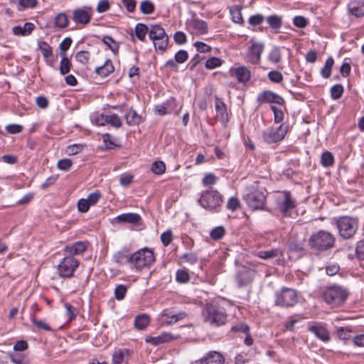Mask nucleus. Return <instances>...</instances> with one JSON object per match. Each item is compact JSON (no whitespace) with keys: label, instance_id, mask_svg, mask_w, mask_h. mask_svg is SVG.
<instances>
[{"label":"nucleus","instance_id":"41","mask_svg":"<svg viewBox=\"0 0 364 364\" xmlns=\"http://www.w3.org/2000/svg\"><path fill=\"white\" fill-rule=\"evenodd\" d=\"M68 18L64 13L58 14L55 18V24L60 28H65L68 26Z\"/></svg>","mask_w":364,"mask_h":364},{"label":"nucleus","instance_id":"63","mask_svg":"<svg viewBox=\"0 0 364 364\" xmlns=\"http://www.w3.org/2000/svg\"><path fill=\"white\" fill-rule=\"evenodd\" d=\"M174 42L178 45H183L186 43L187 38L186 34L182 31H177L173 35Z\"/></svg>","mask_w":364,"mask_h":364},{"label":"nucleus","instance_id":"19","mask_svg":"<svg viewBox=\"0 0 364 364\" xmlns=\"http://www.w3.org/2000/svg\"><path fill=\"white\" fill-rule=\"evenodd\" d=\"M179 337V336H173L170 333L165 332L156 337L148 336L145 338V341L156 346L165 343H168L172 340L178 339Z\"/></svg>","mask_w":364,"mask_h":364},{"label":"nucleus","instance_id":"27","mask_svg":"<svg viewBox=\"0 0 364 364\" xmlns=\"http://www.w3.org/2000/svg\"><path fill=\"white\" fill-rule=\"evenodd\" d=\"M224 358L215 351L209 353L205 357L200 360V364H223Z\"/></svg>","mask_w":364,"mask_h":364},{"label":"nucleus","instance_id":"59","mask_svg":"<svg viewBox=\"0 0 364 364\" xmlns=\"http://www.w3.org/2000/svg\"><path fill=\"white\" fill-rule=\"evenodd\" d=\"M271 109L274 113V122L275 123L281 122L284 119V112L281 109L272 105Z\"/></svg>","mask_w":364,"mask_h":364},{"label":"nucleus","instance_id":"52","mask_svg":"<svg viewBox=\"0 0 364 364\" xmlns=\"http://www.w3.org/2000/svg\"><path fill=\"white\" fill-rule=\"evenodd\" d=\"M107 124H109L115 128H119L122 126V121L116 114L107 115Z\"/></svg>","mask_w":364,"mask_h":364},{"label":"nucleus","instance_id":"48","mask_svg":"<svg viewBox=\"0 0 364 364\" xmlns=\"http://www.w3.org/2000/svg\"><path fill=\"white\" fill-rule=\"evenodd\" d=\"M90 58V52L86 51V50L79 51L75 55L76 60L83 65H86L88 63Z\"/></svg>","mask_w":364,"mask_h":364},{"label":"nucleus","instance_id":"21","mask_svg":"<svg viewBox=\"0 0 364 364\" xmlns=\"http://www.w3.org/2000/svg\"><path fill=\"white\" fill-rule=\"evenodd\" d=\"M114 220L118 223L139 225L141 223V217L135 213H127L117 215Z\"/></svg>","mask_w":364,"mask_h":364},{"label":"nucleus","instance_id":"11","mask_svg":"<svg viewBox=\"0 0 364 364\" xmlns=\"http://www.w3.org/2000/svg\"><path fill=\"white\" fill-rule=\"evenodd\" d=\"M289 127L282 124L277 128L270 127L262 132L263 140L267 144L277 143L284 139Z\"/></svg>","mask_w":364,"mask_h":364},{"label":"nucleus","instance_id":"39","mask_svg":"<svg viewBox=\"0 0 364 364\" xmlns=\"http://www.w3.org/2000/svg\"><path fill=\"white\" fill-rule=\"evenodd\" d=\"M139 9L144 14H151L155 10V6L151 1L145 0L141 3Z\"/></svg>","mask_w":364,"mask_h":364},{"label":"nucleus","instance_id":"4","mask_svg":"<svg viewBox=\"0 0 364 364\" xmlns=\"http://www.w3.org/2000/svg\"><path fill=\"white\" fill-rule=\"evenodd\" d=\"M246 191L244 200L247 206L252 210H264L266 196L264 192L254 185L248 186Z\"/></svg>","mask_w":364,"mask_h":364},{"label":"nucleus","instance_id":"2","mask_svg":"<svg viewBox=\"0 0 364 364\" xmlns=\"http://www.w3.org/2000/svg\"><path fill=\"white\" fill-rule=\"evenodd\" d=\"M335 244V237L329 232L319 230L311 235L309 239V245L313 250L326 251L331 249Z\"/></svg>","mask_w":364,"mask_h":364},{"label":"nucleus","instance_id":"47","mask_svg":"<svg viewBox=\"0 0 364 364\" xmlns=\"http://www.w3.org/2000/svg\"><path fill=\"white\" fill-rule=\"evenodd\" d=\"M343 93V87L341 84L334 85L331 88V96L333 100H338Z\"/></svg>","mask_w":364,"mask_h":364},{"label":"nucleus","instance_id":"37","mask_svg":"<svg viewBox=\"0 0 364 364\" xmlns=\"http://www.w3.org/2000/svg\"><path fill=\"white\" fill-rule=\"evenodd\" d=\"M267 22L273 30H279L282 26V17L277 15H272L267 18Z\"/></svg>","mask_w":364,"mask_h":364},{"label":"nucleus","instance_id":"1","mask_svg":"<svg viewBox=\"0 0 364 364\" xmlns=\"http://www.w3.org/2000/svg\"><path fill=\"white\" fill-rule=\"evenodd\" d=\"M202 315L205 322L216 326L224 324L228 316L225 309L218 302L206 304Z\"/></svg>","mask_w":364,"mask_h":364},{"label":"nucleus","instance_id":"3","mask_svg":"<svg viewBox=\"0 0 364 364\" xmlns=\"http://www.w3.org/2000/svg\"><path fill=\"white\" fill-rule=\"evenodd\" d=\"M149 38L152 41L156 50H159L161 53L166 51L169 38L165 29L161 25L150 24Z\"/></svg>","mask_w":364,"mask_h":364},{"label":"nucleus","instance_id":"8","mask_svg":"<svg viewBox=\"0 0 364 364\" xmlns=\"http://www.w3.org/2000/svg\"><path fill=\"white\" fill-rule=\"evenodd\" d=\"M336 226L340 236L343 239H349L355 234L358 223L355 218L342 216L336 220Z\"/></svg>","mask_w":364,"mask_h":364},{"label":"nucleus","instance_id":"54","mask_svg":"<svg viewBox=\"0 0 364 364\" xmlns=\"http://www.w3.org/2000/svg\"><path fill=\"white\" fill-rule=\"evenodd\" d=\"M180 259L183 262H188L192 264H196L198 260L196 254L193 252L185 253L180 257Z\"/></svg>","mask_w":364,"mask_h":364},{"label":"nucleus","instance_id":"57","mask_svg":"<svg viewBox=\"0 0 364 364\" xmlns=\"http://www.w3.org/2000/svg\"><path fill=\"white\" fill-rule=\"evenodd\" d=\"M73 164L72 160L69 159H63L58 161L57 167L62 171H68L70 170Z\"/></svg>","mask_w":364,"mask_h":364},{"label":"nucleus","instance_id":"55","mask_svg":"<svg viewBox=\"0 0 364 364\" xmlns=\"http://www.w3.org/2000/svg\"><path fill=\"white\" fill-rule=\"evenodd\" d=\"M189 274L186 270L179 269L176 272V279L178 282L186 283L189 280Z\"/></svg>","mask_w":364,"mask_h":364},{"label":"nucleus","instance_id":"9","mask_svg":"<svg viewBox=\"0 0 364 364\" xmlns=\"http://www.w3.org/2000/svg\"><path fill=\"white\" fill-rule=\"evenodd\" d=\"M348 296L347 291L341 287L332 286L324 291L323 300L333 307H336L346 301Z\"/></svg>","mask_w":364,"mask_h":364},{"label":"nucleus","instance_id":"12","mask_svg":"<svg viewBox=\"0 0 364 364\" xmlns=\"http://www.w3.org/2000/svg\"><path fill=\"white\" fill-rule=\"evenodd\" d=\"M79 261L74 257H66L58 264L59 275L61 277L70 278L73 277L75 269L79 266Z\"/></svg>","mask_w":364,"mask_h":364},{"label":"nucleus","instance_id":"45","mask_svg":"<svg viewBox=\"0 0 364 364\" xmlns=\"http://www.w3.org/2000/svg\"><path fill=\"white\" fill-rule=\"evenodd\" d=\"M151 169L154 173L161 175L166 171V165L161 161H154L151 165Z\"/></svg>","mask_w":364,"mask_h":364},{"label":"nucleus","instance_id":"23","mask_svg":"<svg viewBox=\"0 0 364 364\" xmlns=\"http://www.w3.org/2000/svg\"><path fill=\"white\" fill-rule=\"evenodd\" d=\"M130 355V350L127 348L115 349L112 354V364H123L127 363Z\"/></svg>","mask_w":364,"mask_h":364},{"label":"nucleus","instance_id":"30","mask_svg":"<svg viewBox=\"0 0 364 364\" xmlns=\"http://www.w3.org/2000/svg\"><path fill=\"white\" fill-rule=\"evenodd\" d=\"M282 255L283 252L279 248H274L268 250H262L256 253L257 257L263 259H273L277 257H282Z\"/></svg>","mask_w":364,"mask_h":364},{"label":"nucleus","instance_id":"22","mask_svg":"<svg viewBox=\"0 0 364 364\" xmlns=\"http://www.w3.org/2000/svg\"><path fill=\"white\" fill-rule=\"evenodd\" d=\"M215 108L217 117L223 122L226 123L228 121V114L226 105L223 100L218 97H215Z\"/></svg>","mask_w":364,"mask_h":364},{"label":"nucleus","instance_id":"56","mask_svg":"<svg viewBox=\"0 0 364 364\" xmlns=\"http://www.w3.org/2000/svg\"><path fill=\"white\" fill-rule=\"evenodd\" d=\"M268 77L272 82L279 83L283 80V75L281 72L272 70L268 73Z\"/></svg>","mask_w":364,"mask_h":364},{"label":"nucleus","instance_id":"10","mask_svg":"<svg viewBox=\"0 0 364 364\" xmlns=\"http://www.w3.org/2000/svg\"><path fill=\"white\" fill-rule=\"evenodd\" d=\"M298 302L296 291L291 288L284 287L275 294L274 304L282 308L294 306Z\"/></svg>","mask_w":364,"mask_h":364},{"label":"nucleus","instance_id":"44","mask_svg":"<svg viewBox=\"0 0 364 364\" xmlns=\"http://www.w3.org/2000/svg\"><path fill=\"white\" fill-rule=\"evenodd\" d=\"M38 46L44 58H47V57H49L53 53L52 48L47 42L39 41Z\"/></svg>","mask_w":364,"mask_h":364},{"label":"nucleus","instance_id":"32","mask_svg":"<svg viewBox=\"0 0 364 364\" xmlns=\"http://www.w3.org/2000/svg\"><path fill=\"white\" fill-rule=\"evenodd\" d=\"M150 25L147 26L142 23H138L134 28L136 38L141 41H145L146 36H149Z\"/></svg>","mask_w":364,"mask_h":364},{"label":"nucleus","instance_id":"28","mask_svg":"<svg viewBox=\"0 0 364 364\" xmlns=\"http://www.w3.org/2000/svg\"><path fill=\"white\" fill-rule=\"evenodd\" d=\"M35 26L33 23L30 22H26L21 26H15L12 28L13 33L16 36H28L33 31Z\"/></svg>","mask_w":364,"mask_h":364},{"label":"nucleus","instance_id":"20","mask_svg":"<svg viewBox=\"0 0 364 364\" xmlns=\"http://www.w3.org/2000/svg\"><path fill=\"white\" fill-rule=\"evenodd\" d=\"M350 15L356 18L364 16V0H350L348 4Z\"/></svg>","mask_w":364,"mask_h":364},{"label":"nucleus","instance_id":"33","mask_svg":"<svg viewBox=\"0 0 364 364\" xmlns=\"http://www.w3.org/2000/svg\"><path fill=\"white\" fill-rule=\"evenodd\" d=\"M126 122L129 126L138 125L142 122V117L133 109H129L125 115Z\"/></svg>","mask_w":364,"mask_h":364},{"label":"nucleus","instance_id":"15","mask_svg":"<svg viewBox=\"0 0 364 364\" xmlns=\"http://www.w3.org/2000/svg\"><path fill=\"white\" fill-rule=\"evenodd\" d=\"M257 101L259 104L275 103L282 105L285 103L282 97L270 90H264L260 92L257 97Z\"/></svg>","mask_w":364,"mask_h":364},{"label":"nucleus","instance_id":"61","mask_svg":"<svg viewBox=\"0 0 364 364\" xmlns=\"http://www.w3.org/2000/svg\"><path fill=\"white\" fill-rule=\"evenodd\" d=\"M161 240L164 246H168L173 240V235L171 230H168L161 235Z\"/></svg>","mask_w":364,"mask_h":364},{"label":"nucleus","instance_id":"50","mask_svg":"<svg viewBox=\"0 0 364 364\" xmlns=\"http://www.w3.org/2000/svg\"><path fill=\"white\" fill-rule=\"evenodd\" d=\"M351 329L348 327H339L337 328V335L341 340H348L350 338Z\"/></svg>","mask_w":364,"mask_h":364},{"label":"nucleus","instance_id":"24","mask_svg":"<svg viewBox=\"0 0 364 364\" xmlns=\"http://www.w3.org/2000/svg\"><path fill=\"white\" fill-rule=\"evenodd\" d=\"M175 100L171 98L161 105L155 106L154 111L160 116L170 114L175 109Z\"/></svg>","mask_w":364,"mask_h":364},{"label":"nucleus","instance_id":"42","mask_svg":"<svg viewBox=\"0 0 364 364\" xmlns=\"http://www.w3.org/2000/svg\"><path fill=\"white\" fill-rule=\"evenodd\" d=\"M102 41L114 53L118 52L119 44L111 36H105Z\"/></svg>","mask_w":364,"mask_h":364},{"label":"nucleus","instance_id":"18","mask_svg":"<svg viewBox=\"0 0 364 364\" xmlns=\"http://www.w3.org/2000/svg\"><path fill=\"white\" fill-rule=\"evenodd\" d=\"M87 247V242H76L73 245H66L64 248V254L66 257H73L83 253Z\"/></svg>","mask_w":364,"mask_h":364},{"label":"nucleus","instance_id":"40","mask_svg":"<svg viewBox=\"0 0 364 364\" xmlns=\"http://www.w3.org/2000/svg\"><path fill=\"white\" fill-rule=\"evenodd\" d=\"M282 53L280 48L277 46L273 47L268 55V60L273 63H278L281 61Z\"/></svg>","mask_w":364,"mask_h":364},{"label":"nucleus","instance_id":"51","mask_svg":"<svg viewBox=\"0 0 364 364\" xmlns=\"http://www.w3.org/2000/svg\"><path fill=\"white\" fill-rule=\"evenodd\" d=\"M240 207V202L239 199L236 197H231L228 199L226 208L227 209L234 212L239 209Z\"/></svg>","mask_w":364,"mask_h":364},{"label":"nucleus","instance_id":"6","mask_svg":"<svg viewBox=\"0 0 364 364\" xmlns=\"http://www.w3.org/2000/svg\"><path fill=\"white\" fill-rule=\"evenodd\" d=\"M155 261L153 251L147 247L140 249L132 254V266L137 270L149 267Z\"/></svg>","mask_w":364,"mask_h":364},{"label":"nucleus","instance_id":"34","mask_svg":"<svg viewBox=\"0 0 364 364\" xmlns=\"http://www.w3.org/2000/svg\"><path fill=\"white\" fill-rule=\"evenodd\" d=\"M60 56L62 57V59L60 63L59 70L60 74L65 75L70 72L72 64L70 60L67 57L66 53H60Z\"/></svg>","mask_w":364,"mask_h":364},{"label":"nucleus","instance_id":"62","mask_svg":"<svg viewBox=\"0 0 364 364\" xmlns=\"http://www.w3.org/2000/svg\"><path fill=\"white\" fill-rule=\"evenodd\" d=\"M231 330L234 332H241L246 334L250 331V328L247 323H240L232 326Z\"/></svg>","mask_w":364,"mask_h":364},{"label":"nucleus","instance_id":"25","mask_svg":"<svg viewBox=\"0 0 364 364\" xmlns=\"http://www.w3.org/2000/svg\"><path fill=\"white\" fill-rule=\"evenodd\" d=\"M308 330L322 341L326 342L330 340L328 331L321 325L318 324L311 326L308 328Z\"/></svg>","mask_w":364,"mask_h":364},{"label":"nucleus","instance_id":"53","mask_svg":"<svg viewBox=\"0 0 364 364\" xmlns=\"http://www.w3.org/2000/svg\"><path fill=\"white\" fill-rule=\"evenodd\" d=\"M221 64L222 60L220 58L212 57L206 60L205 65L207 69L211 70L220 66Z\"/></svg>","mask_w":364,"mask_h":364},{"label":"nucleus","instance_id":"7","mask_svg":"<svg viewBox=\"0 0 364 364\" xmlns=\"http://www.w3.org/2000/svg\"><path fill=\"white\" fill-rule=\"evenodd\" d=\"M296 206V200L292 197L290 191H284L276 198V210H277L283 217L290 216L291 211Z\"/></svg>","mask_w":364,"mask_h":364},{"label":"nucleus","instance_id":"46","mask_svg":"<svg viewBox=\"0 0 364 364\" xmlns=\"http://www.w3.org/2000/svg\"><path fill=\"white\" fill-rule=\"evenodd\" d=\"M225 232L224 227L218 226L210 231V236L214 240H219L224 236Z\"/></svg>","mask_w":364,"mask_h":364},{"label":"nucleus","instance_id":"43","mask_svg":"<svg viewBox=\"0 0 364 364\" xmlns=\"http://www.w3.org/2000/svg\"><path fill=\"white\" fill-rule=\"evenodd\" d=\"M334 157L330 151H325L321 157V164L324 167H329L333 164Z\"/></svg>","mask_w":364,"mask_h":364},{"label":"nucleus","instance_id":"26","mask_svg":"<svg viewBox=\"0 0 364 364\" xmlns=\"http://www.w3.org/2000/svg\"><path fill=\"white\" fill-rule=\"evenodd\" d=\"M132 254L127 249L117 252L113 255L114 261L119 264H130L132 265Z\"/></svg>","mask_w":364,"mask_h":364},{"label":"nucleus","instance_id":"49","mask_svg":"<svg viewBox=\"0 0 364 364\" xmlns=\"http://www.w3.org/2000/svg\"><path fill=\"white\" fill-rule=\"evenodd\" d=\"M127 291V288L124 284H119L114 289V297L117 300L121 301L122 300Z\"/></svg>","mask_w":364,"mask_h":364},{"label":"nucleus","instance_id":"58","mask_svg":"<svg viewBox=\"0 0 364 364\" xmlns=\"http://www.w3.org/2000/svg\"><path fill=\"white\" fill-rule=\"evenodd\" d=\"M32 323L39 329H43L47 331H51L50 326L47 324L44 321L38 320L33 316L31 317Z\"/></svg>","mask_w":364,"mask_h":364},{"label":"nucleus","instance_id":"17","mask_svg":"<svg viewBox=\"0 0 364 364\" xmlns=\"http://www.w3.org/2000/svg\"><path fill=\"white\" fill-rule=\"evenodd\" d=\"M264 48V45L262 43L255 42L250 46L247 55L248 60L250 63L257 65L260 62Z\"/></svg>","mask_w":364,"mask_h":364},{"label":"nucleus","instance_id":"38","mask_svg":"<svg viewBox=\"0 0 364 364\" xmlns=\"http://www.w3.org/2000/svg\"><path fill=\"white\" fill-rule=\"evenodd\" d=\"M333 64V58L332 57H328L325 62L323 68L321 70V75L323 78L327 79L331 76Z\"/></svg>","mask_w":364,"mask_h":364},{"label":"nucleus","instance_id":"31","mask_svg":"<svg viewBox=\"0 0 364 364\" xmlns=\"http://www.w3.org/2000/svg\"><path fill=\"white\" fill-rule=\"evenodd\" d=\"M235 75L237 81L242 83L248 82L251 77L250 70L245 66L236 68Z\"/></svg>","mask_w":364,"mask_h":364},{"label":"nucleus","instance_id":"5","mask_svg":"<svg viewBox=\"0 0 364 364\" xmlns=\"http://www.w3.org/2000/svg\"><path fill=\"white\" fill-rule=\"evenodd\" d=\"M198 203L206 210L218 212L223 203V198L218 191L210 189L201 193Z\"/></svg>","mask_w":364,"mask_h":364},{"label":"nucleus","instance_id":"13","mask_svg":"<svg viewBox=\"0 0 364 364\" xmlns=\"http://www.w3.org/2000/svg\"><path fill=\"white\" fill-rule=\"evenodd\" d=\"M187 316L185 311H178L173 313L168 309L164 310L159 316L161 325H171L177 321L183 319Z\"/></svg>","mask_w":364,"mask_h":364},{"label":"nucleus","instance_id":"35","mask_svg":"<svg viewBox=\"0 0 364 364\" xmlns=\"http://www.w3.org/2000/svg\"><path fill=\"white\" fill-rule=\"evenodd\" d=\"M149 316L147 314H142L135 317L134 326L137 329L144 330L149 324Z\"/></svg>","mask_w":364,"mask_h":364},{"label":"nucleus","instance_id":"29","mask_svg":"<svg viewBox=\"0 0 364 364\" xmlns=\"http://www.w3.org/2000/svg\"><path fill=\"white\" fill-rule=\"evenodd\" d=\"M114 70V68L110 59H107L102 65L95 68V73L102 77H107Z\"/></svg>","mask_w":364,"mask_h":364},{"label":"nucleus","instance_id":"60","mask_svg":"<svg viewBox=\"0 0 364 364\" xmlns=\"http://www.w3.org/2000/svg\"><path fill=\"white\" fill-rule=\"evenodd\" d=\"M174 58L178 63H183L188 60V53L185 50H180L175 54Z\"/></svg>","mask_w":364,"mask_h":364},{"label":"nucleus","instance_id":"64","mask_svg":"<svg viewBox=\"0 0 364 364\" xmlns=\"http://www.w3.org/2000/svg\"><path fill=\"white\" fill-rule=\"evenodd\" d=\"M355 253L359 259H364V239L358 242L355 248Z\"/></svg>","mask_w":364,"mask_h":364},{"label":"nucleus","instance_id":"36","mask_svg":"<svg viewBox=\"0 0 364 364\" xmlns=\"http://www.w3.org/2000/svg\"><path fill=\"white\" fill-rule=\"evenodd\" d=\"M192 26L198 34H205L208 32V25L205 21L198 18L192 21Z\"/></svg>","mask_w":364,"mask_h":364},{"label":"nucleus","instance_id":"14","mask_svg":"<svg viewBox=\"0 0 364 364\" xmlns=\"http://www.w3.org/2000/svg\"><path fill=\"white\" fill-rule=\"evenodd\" d=\"M92 15L91 8H77L73 10L72 18L77 24L85 26L90 23Z\"/></svg>","mask_w":364,"mask_h":364},{"label":"nucleus","instance_id":"16","mask_svg":"<svg viewBox=\"0 0 364 364\" xmlns=\"http://www.w3.org/2000/svg\"><path fill=\"white\" fill-rule=\"evenodd\" d=\"M255 271L250 268H245L239 271L235 275L237 287L241 288L250 284L255 278Z\"/></svg>","mask_w":364,"mask_h":364}]
</instances>
